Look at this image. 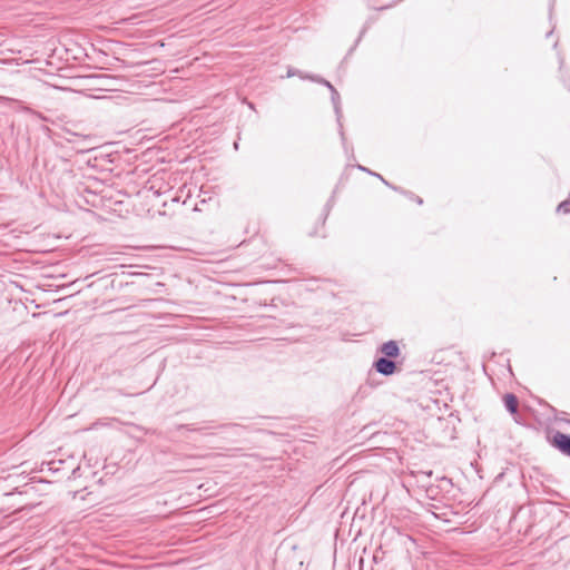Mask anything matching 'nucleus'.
Listing matches in <instances>:
<instances>
[{
	"label": "nucleus",
	"instance_id": "1",
	"mask_svg": "<svg viewBox=\"0 0 570 570\" xmlns=\"http://www.w3.org/2000/svg\"><path fill=\"white\" fill-rule=\"evenodd\" d=\"M546 441L562 455L570 458V433H563L550 425L544 428Z\"/></svg>",
	"mask_w": 570,
	"mask_h": 570
},
{
	"label": "nucleus",
	"instance_id": "2",
	"mask_svg": "<svg viewBox=\"0 0 570 570\" xmlns=\"http://www.w3.org/2000/svg\"><path fill=\"white\" fill-rule=\"evenodd\" d=\"M372 367L381 375L390 376L397 371V363L394 358L380 356L374 362Z\"/></svg>",
	"mask_w": 570,
	"mask_h": 570
},
{
	"label": "nucleus",
	"instance_id": "3",
	"mask_svg": "<svg viewBox=\"0 0 570 570\" xmlns=\"http://www.w3.org/2000/svg\"><path fill=\"white\" fill-rule=\"evenodd\" d=\"M285 567L288 570H299L304 566V553L303 551L293 548L289 552L284 556Z\"/></svg>",
	"mask_w": 570,
	"mask_h": 570
},
{
	"label": "nucleus",
	"instance_id": "4",
	"mask_svg": "<svg viewBox=\"0 0 570 570\" xmlns=\"http://www.w3.org/2000/svg\"><path fill=\"white\" fill-rule=\"evenodd\" d=\"M503 404L505 410L513 415V419L517 423H520V414H519V399L514 393H507L503 396Z\"/></svg>",
	"mask_w": 570,
	"mask_h": 570
},
{
	"label": "nucleus",
	"instance_id": "5",
	"mask_svg": "<svg viewBox=\"0 0 570 570\" xmlns=\"http://www.w3.org/2000/svg\"><path fill=\"white\" fill-rule=\"evenodd\" d=\"M377 352L381 353L382 356L391 357L394 360L401 355L399 343L394 340H390L381 344L377 348Z\"/></svg>",
	"mask_w": 570,
	"mask_h": 570
},
{
	"label": "nucleus",
	"instance_id": "6",
	"mask_svg": "<svg viewBox=\"0 0 570 570\" xmlns=\"http://www.w3.org/2000/svg\"><path fill=\"white\" fill-rule=\"evenodd\" d=\"M306 79H309V80H312L314 82H317V83H321V85L325 86L331 91V100H335L336 98L338 99V91L326 79H324V78H322V77H320L317 75H306Z\"/></svg>",
	"mask_w": 570,
	"mask_h": 570
},
{
	"label": "nucleus",
	"instance_id": "7",
	"mask_svg": "<svg viewBox=\"0 0 570 570\" xmlns=\"http://www.w3.org/2000/svg\"><path fill=\"white\" fill-rule=\"evenodd\" d=\"M399 540H400V543L405 548V550L407 552H411L412 550H416V548H417V543H416L415 539H413L409 534L399 533Z\"/></svg>",
	"mask_w": 570,
	"mask_h": 570
},
{
	"label": "nucleus",
	"instance_id": "8",
	"mask_svg": "<svg viewBox=\"0 0 570 570\" xmlns=\"http://www.w3.org/2000/svg\"><path fill=\"white\" fill-rule=\"evenodd\" d=\"M65 132H66V136H65V139L68 141V142H75L76 139H81V140H85V141H89V140H92L94 136L92 135H83V134H78V132H75L70 129H65Z\"/></svg>",
	"mask_w": 570,
	"mask_h": 570
},
{
	"label": "nucleus",
	"instance_id": "9",
	"mask_svg": "<svg viewBox=\"0 0 570 570\" xmlns=\"http://www.w3.org/2000/svg\"><path fill=\"white\" fill-rule=\"evenodd\" d=\"M446 428H451V434L450 438L454 439L456 433V425L461 422L460 417L455 413H450L449 416L445 419Z\"/></svg>",
	"mask_w": 570,
	"mask_h": 570
},
{
	"label": "nucleus",
	"instance_id": "10",
	"mask_svg": "<svg viewBox=\"0 0 570 570\" xmlns=\"http://www.w3.org/2000/svg\"><path fill=\"white\" fill-rule=\"evenodd\" d=\"M357 168H358L360 170H362V171H365V173H367V174L372 175V177H376V178H379V179H380V180H381L385 186H391V183H389L387 180H385V179L383 178V176H382V175H380V174H377V173H374V171L370 170L368 168H366V167H364V166H361V165H358V166H357Z\"/></svg>",
	"mask_w": 570,
	"mask_h": 570
},
{
	"label": "nucleus",
	"instance_id": "11",
	"mask_svg": "<svg viewBox=\"0 0 570 570\" xmlns=\"http://www.w3.org/2000/svg\"><path fill=\"white\" fill-rule=\"evenodd\" d=\"M332 102H333L334 110H335V114H336V117H337V121L340 122L341 121V117H342L341 97L338 96V99L336 98L335 100H332Z\"/></svg>",
	"mask_w": 570,
	"mask_h": 570
},
{
	"label": "nucleus",
	"instance_id": "12",
	"mask_svg": "<svg viewBox=\"0 0 570 570\" xmlns=\"http://www.w3.org/2000/svg\"><path fill=\"white\" fill-rule=\"evenodd\" d=\"M298 76L302 79H306V75H303L301 70L288 68L287 70V77Z\"/></svg>",
	"mask_w": 570,
	"mask_h": 570
},
{
	"label": "nucleus",
	"instance_id": "13",
	"mask_svg": "<svg viewBox=\"0 0 570 570\" xmlns=\"http://www.w3.org/2000/svg\"><path fill=\"white\" fill-rule=\"evenodd\" d=\"M407 197L415 202L419 205L423 204V199L420 196L414 195L413 193L409 191Z\"/></svg>",
	"mask_w": 570,
	"mask_h": 570
},
{
	"label": "nucleus",
	"instance_id": "14",
	"mask_svg": "<svg viewBox=\"0 0 570 570\" xmlns=\"http://www.w3.org/2000/svg\"><path fill=\"white\" fill-rule=\"evenodd\" d=\"M177 430H187V431H199V429L194 428L191 424H179L176 426Z\"/></svg>",
	"mask_w": 570,
	"mask_h": 570
},
{
	"label": "nucleus",
	"instance_id": "15",
	"mask_svg": "<svg viewBox=\"0 0 570 570\" xmlns=\"http://www.w3.org/2000/svg\"><path fill=\"white\" fill-rule=\"evenodd\" d=\"M389 187H390L391 189H393V190L397 191V193H401V194L405 195V196H407V194H409V191H406V190L402 189V188H401V187H399V186H395V185H392V184H391V186H389Z\"/></svg>",
	"mask_w": 570,
	"mask_h": 570
},
{
	"label": "nucleus",
	"instance_id": "16",
	"mask_svg": "<svg viewBox=\"0 0 570 570\" xmlns=\"http://www.w3.org/2000/svg\"><path fill=\"white\" fill-rule=\"evenodd\" d=\"M89 78L102 80V79H109L110 76H108V75H91V76H89Z\"/></svg>",
	"mask_w": 570,
	"mask_h": 570
},
{
	"label": "nucleus",
	"instance_id": "17",
	"mask_svg": "<svg viewBox=\"0 0 570 570\" xmlns=\"http://www.w3.org/2000/svg\"><path fill=\"white\" fill-rule=\"evenodd\" d=\"M28 111H30L32 115L37 116L38 118H40L42 120H47V118L42 114H40L38 111H35V110H31V109H28Z\"/></svg>",
	"mask_w": 570,
	"mask_h": 570
},
{
	"label": "nucleus",
	"instance_id": "18",
	"mask_svg": "<svg viewBox=\"0 0 570 570\" xmlns=\"http://www.w3.org/2000/svg\"><path fill=\"white\" fill-rule=\"evenodd\" d=\"M360 570H363V567H364V557H360Z\"/></svg>",
	"mask_w": 570,
	"mask_h": 570
},
{
	"label": "nucleus",
	"instance_id": "19",
	"mask_svg": "<svg viewBox=\"0 0 570 570\" xmlns=\"http://www.w3.org/2000/svg\"><path fill=\"white\" fill-rule=\"evenodd\" d=\"M371 558H372V560H373L374 562H377L379 553H377V552L373 553V554L371 556Z\"/></svg>",
	"mask_w": 570,
	"mask_h": 570
},
{
	"label": "nucleus",
	"instance_id": "20",
	"mask_svg": "<svg viewBox=\"0 0 570 570\" xmlns=\"http://www.w3.org/2000/svg\"><path fill=\"white\" fill-rule=\"evenodd\" d=\"M155 564H148V566H144L141 569L144 570H150Z\"/></svg>",
	"mask_w": 570,
	"mask_h": 570
},
{
	"label": "nucleus",
	"instance_id": "21",
	"mask_svg": "<svg viewBox=\"0 0 570 570\" xmlns=\"http://www.w3.org/2000/svg\"><path fill=\"white\" fill-rule=\"evenodd\" d=\"M330 208H331V205H330V202H328V203L325 205V210H326V213H328ZM326 216H327V214H325V217H326Z\"/></svg>",
	"mask_w": 570,
	"mask_h": 570
},
{
	"label": "nucleus",
	"instance_id": "22",
	"mask_svg": "<svg viewBox=\"0 0 570 570\" xmlns=\"http://www.w3.org/2000/svg\"><path fill=\"white\" fill-rule=\"evenodd\" d=\"M560 421L567 423L568 425H570V419H560Z\"/></svg>",
	"mask_w": 570,
	"mask_h": 570
},
{
	"label": "nucleus",
	"instance_id": "23",
	"mask_svg": "<svg viewBox=\"0 0 570 570\" xmlns=\"http://www.w3.org/2000/svg\"><path fill=\"white\" fill-rule=\"evenodd\" d=\"M282 557V553L281 554H277L276 556V561Z\"/></svg>",
	"mask_w": 570,
	"mask_h": 570
}]
</instances>
